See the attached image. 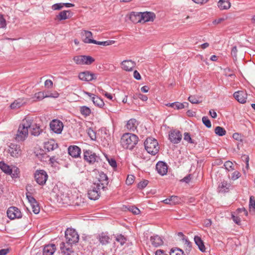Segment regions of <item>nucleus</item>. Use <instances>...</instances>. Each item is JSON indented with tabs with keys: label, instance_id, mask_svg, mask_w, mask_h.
Listing matches in <instances>:
<instances>
[{
	"label": "nucleus",
	"instance_id": "30",
	"mask_svg": "<svg viewBox=\"0 0 255 255\" xmlns=\"http://www.w3.org/2000/svg\"><path fill=\"white\" fill-rule=\"evenodd\" d=\"M194 239V242L196 245L198 246L199 250L202 252H205L206 251V248L201 237L198 236H195Z\"/></svg>",
	"mask_w": 255,
	"mask_h": 255
},
{
	"label": "nucleus",
	"instance_id": "5",
	"mask_svg": "<svg viewBox=\"0 0 255 255\" xmlns=\"http://www.w3.org/2000/svg\"><path fill=\"white\" fill-rule=\"evenodd\" d=\"M101 189L98 184L94 183L88 192L89 199L93 200L98 199L100 196Z\"/></svg>",
	"mask_w": 255,
	"mask_h": 255
},
{
	"label": "nucleus",
	"instance_id": "13",
	"mask_svg": "<svg viewBox=\"0 0 255 255\" xmlns=\"http://www.w3.org/2000/svg\"><path fill=\"white\" fill-rule=\"evenodd\" d=\"M98 74L90 71H85L79 73L78 77L82 81H91L97 79Z\"/></svg>",
	"mask_w": 255,
	"mask_h": 255
},
{
	"label": "nucleus",
	"instance_id": "42",
	"mask_svg": "<svg viewBox=\"0 0 255 255\" xmlns=\"http://www.w3.org/2000/svg\"><path fill=\"white\" fill-rule=\"evenodd\" d=\"M44 98H46L45 95L44 94V92H39L35 93L33 97L34 99H35L34 101H40L43 99Z\"/></svg>",
	"mask_w": 255,
	"mask_h": 255
},
{
	"label": "nucleus",
	"instance_id": "45",
	"mask_svg": "<svg viewBox=\"0 0 255 255\" xmlns=\"http://www.w3.org/2000/svg\"><path fill=\"white\" fill-rule=\"evenodd\" d=\"M30 205L31 206L32 211L34 214H37L39 213L40 207L37 201L35 202V204H32Z\"/></svg>",
	"mask_w": 255,
	"mask_h": 255
},
{
	"label": "nucleus",
	"instance_id": "9",
	"mask_svg": "<svg viewBox=\"0 0 255 255\" xmlns=\"http://www.w3.org/2000/svg\"><path fill=\"white\" fill-rule=\"evenodd\" d=\"M34 177L38 184L43 185L46 183L48 178V175L43 170H37L35 173Z\"/></svg>",
	"mask_w": 255,
	"mask_h": 255
},
{
	"label": "nucleus",
	"instance_id": "44",
	"mask_svg": "<svg viewBox=\"0 0 255 255\" xmlns=\"http://www.w3.org/2000/svg\"><path fill=\"white\" fill-rule=\"evenodd\" d=\"M224 166H225V169L229 171L234 170L233 163L230 161H226L224 164Z\"/></svg>",
	"mask_w": 255,
	"mask_h": 255
},
{
	"label": "nucleus",
	"instance_id": "15",
	"mask_svg": "<svg viewBox=\"0 0 255 255\" xmlns=\"http://www.w3.org/2000/svg\"><path fill=\"white\" fill-rule=\"evenodd\" d=\"M247 93L245 91H239L234 94V98L240 103L244 104L247 99Z\"/></svg>",
	"mask_w": 255,
	"mask_h": 255
},
{
	"label": "nucleus",
	"instance_id": "1",
	"mask_svg": "<svg viewBox=\"0 0 255 255\" xmlns=\"http://www.w3.org/2000/svg\"><path fill=\"white\" fill-rule=\"evenodd\" d=\"M31 125V120L29 118L24 119L20 124L15 139L17 141H22L27 137L28 128Z\"/></svg>",
	"mask_w": 255,
	"mask_h": 255
},
{
	"label": "nucleus",
	"instance_id": "41",
	"mask_svg": "<svg viewBox=\"0 0 255 255\" xmlns=\"http://www.w3.org/2000/svg\"><path fill=\"white\" fill-rule=\"evenodd\" d=\"M80 112L82 115L85 116H88L90 115L91 111L89 108L83 106L80 108Z\"/></svg>",
	"mask_w": 255,
	"mask_h": 255
},
{
	"label": "nucleus",
	"instance_id": "21",
	"mask_svg": "<svg viewBox=\"0 0 255 255\" xmlns=\"http://www.w3.org/2000/svg\"><path fill=\"white\" fill-rule=\"evenodd\" d=\"M86 94L88 95L92 99L95 105L99 108H102L104 106V103L102 99L98 96H96L94 94L86 92Z\"/></svg>",
	"mask_w": 255,
	"mask_h": 255
},
{
	"label": "nucleus",
	"instance_id": "27",
	"mask_svg": "<svg viewBox=\"0 0 255 255\" xmlns=\"http://www.w3.org/2000/svg\"><path fill=\"white\" fill-rule=\"evenodd\" d=\"M44 147L47 151H50L57 148L58 144L54 139H50L44 143Z\"/></svg>",
	"mask_w": 255,
	"mask_h": 255
},
{
	"label": "nucleus",
	"instance_id": "59",
	"mask_svg": "<svg viewBox=\"0 0 255 255\" xmlns=\"http://www.w3.org/2000/svg\"><path fill=\"white\" fill-rule=\"evenodd\" d=\"M99 89L100 90V91H101V93L103 95H104L108 99L111 100H113V96L110 94V93H108V92H106L105 91L103 90V89H100L99 88Z\"/></svg>",
	"mask_w": 255,
	"mask_h": 255
},
{
	"label": "nucleus",
	"instance_id": "49",
	"mask_svg": "<svg viewBox=\"0 0 255 255\" xmlns=\"http://www.w3.org/2000/svg\"><path fill=\"white\" fill-rule=\"evenodd\" d=\"M202 120L203 123L207 128H210L211 127V126H212L211 123L207 117H206V116L203 117L202 118Z\"/></svg>",
	"mask_w": 255,
	"mask_h": 255
},
{
	"label": "nucleus",
	"instance_id": "2",
	"mask_svg": "<svg viewBox=\"0 0 255 255\" xmlns=\"http://www.w3.org/2000/svg\"><path fill=\"white\" fill-rule=\"evenodd\" d=\"M138 137L131 133H124L121 139V143L123 147L126 149H132L137 143Z\"/></svg>",
	"mask_w": 255,
	"mask_h": 255
},
{
	"label": "nucleus",
	"instance_id": "63",
	"mask_svg": "<svg viewBox=\"0 0 255 255\" xmlns=\"http://www.w3.org/2000/svg\"><path fill=\"white\" fill-rule=\"evenodd\" d=\"M237 52H238V50H237V46H234L232 48V51H231V55L234 57V58L236 59L237 58Z\"/></svg>",
	"mask_w": 255,
	"mask_h": 255
},
{
	"label": "nucleus",
	"instance_id": "35",
	"mask_svg": "<svg viewBox=\"0 0 255 255\" xmlns=\"http://www.w3.org/2000/svg\"><path fill=\"white\" fill-rule=\"evenodd\" d=\"M249 211L252 214L255 213V199L253 196H251L250 198Z\"/></svg>",
	"mask_w": 255,
	"mask_h": 255
},
{
	"label": "nucleus",
	"instance_id": "57",
	"mask_svg": "<svg viewBox=\"0 0 255 255\" xmlns=\"http://www.w3.org/2000/svg\"><path fill=\"white\" fill-rule=\"evenodd\" d=\"M249 159H250V158L248 155H244L242 156V160L243 161H245V162L246 163V168H247V169H248L249 167Z\"/></svg>",
	"mask_w": 255,
	"mask_h": 255
},
{
	"label": "nucleus",
	"instance_id": "6",
	"mask_svg": "<svg viewBox=\"0 0 255 255\" xmlns=\"http://www.w3.org/2000/svg\"><path fill=\"white\" fill-rule=\"evenodd\" d=\"M73 59L77 65H90L95 61L91 56L86 55L75 56Z\"/></svg>",
	"mask_w": 255,
	"mask_h": 255
},
{
	"label": "nucleus",
	"instance_id": "60",
	"mask_svg": "<svg viewBox=\"0 0 255 255\" xmlns=\"http://www.w3.org/2000/svg\"><path fill=\"white\" fill-rule=\"evenodd\" d=\"M134 178L133 175H128L126 179V184L131 185L134 181Z\"/></svg>",
	"mask_w": 255,
	"mask_h": 255
},
{
	"label": "nucleus",
	"instance_id": "23",
	"mask_svg": "<svg viewBox=\"0 0 255 255\" xmlns=\"http://www.w3.org/2000/svg\"><path fill=\"white\" fill-rule=\"evenodd\" d=\"M162 202L166 204L173 205L180 204L181 202V198L178 196H171L170 198H166Z\"/></svg>",
	"mask_w": 255,
	"mask_h": 255
},
{
	"label": "nucleus",
	"instance_id": "7",
	"mask_svg": "<svg viewBox=\"0 0 255 255\" xmlns=\"http://www.w3.org/2000/svg\"><path fill=\"white\" fill-rule=\"evenodd\" d=\"M84 159L90 164H94L98 162L100 160V157L95 152L90 150H84Z\"/></svg>",
	"mask_w": 255,
	"mask_h": 255
},
{
	"label": "nucleus",
	"instance_id": "10",
	"mask_svg": "<svg viewBox=\"0 0 255 255\" xmlns=\"http://www.w3.org/2000/svg\"><path fill=\"white\" fill-rule=\"evenodd\" d=\"M7 217L10 220L19 219L22 217V214L20 210L16 207H10L7 211Z\"/></svg>",
	"mask_w": 255,
	"mask_h": 255
},
{
	"label": "nucleus",
	"instance_id": "12",
	"mask_svg": "<svg viewBox=\"0 0 255 255\" xmlns=\"http://www.w3.org/2000/svg\"><path fill=\"white\" fill-rule=\"evenodd\" d=\"M50 128L53 132L59 134L63 130V124L60 120L54 119L50 122Z\"/></svg>",
	"mask_w": 255,
	"mask_h": 255
},
{
	"label": "nucleus",
	"instance_id": "52",
	"mask_svg": "<svg viewBox=\"0 0 255 255\" xmlns=\"http://www.w3.org/2000/svg\"><path fill=\"white\" fill-rule=\"evenodd\" d=\"M26 198L28 199L29 202L30 203V205L32 204H35V202H36V200L33 197L31 196V193L30 192L26 193Z\"/></svg>",
	"mask_w": 255,
	"mask_h": 255
},
{
	"label": "nucleus",
	"instance_id": "46",
	"mask_svg": "<svg viewBox=\"0 0 255 255\" xmlns=\"http://www.w3.org/2000/svg\"><path fill=\"white\" fill-rule=\"evenodd\" d=\"M170 255H185L184 252L179 249H175L171 251Z\"/></svg>",
	"mask_w": 255,
	"mask_h": 255
},
{
	"label": "nucleus",
	"instance_id": "47",
	"mask_svg": "<svg viewBox=\"0 0 255 255\" xmlns=\"http://www.w3.org/2000/svg\"><path fill=\"white\" fill-rule=\"evenodd\" d=\"M11 169H12V173L10 175L12 177V178H17L18 177V175L19 173V169L15 166H13Z\"/></svg>",
	"mask_w": 255,
	"mask_h": 255
},
{
	"label": "nucleus",
	"instance_id": "64",
	"mask_svg": "<svg viewBox=\"0 0 255 255\" xmlns=\"http://www.w3.org/2000/svg\"><path fill=\"white\" fill-rule=\"evenodd\" d=\"M108 162L109 164L113 167H117V162L116 161L113 159H108Z\"/></svg>",
	"mask_w": 255,
	"mask_h": 255
},
{
	"label": "nucleus",
	"instance_id": "62",
	"mask_svg": "<svg viewBox=\"0 0 255 255\" xmlns=\"http://www.w3.org/2000/svg\"><path fill=\"white\" fill-rule=\"evenodd\" d=\"M53 82L49 79L46 80L44 82L45 86L48 88H51L53 87Z\"/></svg>",
	"mask_w": 255,
	"mask_h": 255
},
{
	"label": "nucleus",
	"instance_id": "34",
	"mask_svg": "<svg viewBox=\"0 0 255 255\" xmlns=\"http://www.w3.org/2000/svg\"><path fill=\"white\" fill-rule=\"evenodd\" d=\"M0 168L3 172L9 175L12 173L11 168L3 161L0 162Z\"/></svg>",
	"mask_w": 255,
	"mask_h": 255
},
{
	"label": "nucleus",
	"instance_id": "40",
	"mask_svg": "<svg viewBox=\"0 0 255 255\" xmlns=\"http://www.w3.org/2000/svg\"><path fill=\"white\" fill-rule=\"evenodd\" d=\"M183 241L184 242V245L185 246V251L187 252H190L192 248V244L191 243L185 238L183 239Z\"/></svg>",
	"mask_w": 255,
	"mask_h": 255
},
{
	"label": "nucleus",
	"instance_id": "39",
	"mask_svg": "<svg viewBox=\"0 0 255 255\" xmlns=\"http://www.w3.org/2000/svg\"><path fill=\"white\" fill-rule=\"evenodd\" d=\"M214 131L215 133L220 136L225 135L227 132L225 128L220 126L216 127Z\"/></svg>",
	"mask_w": 255,
	"mask_h": 255
},
{
	"label": "nucleus",
	"instance_id": "36",
	"mask_svg": "<svg viewBox=\"0 0 255 255\" xmlns=\"http://www.w3.org/2000/svg\"><path fill=\"white\" fill-rule=\"evenodd\" d=\"M230 186L231 184L230 183L224 181L219 185L218 188L221 192H226L229 189Z\"/></svg>",
	"mask_w": 255,
	"mask_h": 255
},
{
	"label": "nucleus",
	"instance_id": "38",
	"mask_svg": "<svg viewBox=\"0 0 255 255\" xmlns=\"http://www.w3.org/2000/svg\"><path fill=\"white\" fill-rule=\"evenodd\" d=\"M91 42H93V44L103 45V46H108L115 43V41L114 40H107L105 41H98L97 40L95 41H91Z\"/></svg>",
	"mask_w": 255,
	"mask_h": 255
},
{
	"label": "nucleus",
	"instance_id": "3",
	"mask_svg": "<svg viewBox=\"0 0 255 255\" xmlns=\"http://www.w3.org/2000/svg\"><path fill=\"white\" fill-rule=\"evenodd\" d=\"M144 144L145 149L149 154L155 155L158 153L159 147L156 139L148 137L145 140Z\"/></svg>",
	"mask_w": 255,
	"mask_h": 255
},
{
	"label": "nucleus",
	"instance_id": "54",
	"mask_svg": "<svg viewBox=\"0 0 255 255\" xmlns=\"http://www.w3.org/2000/svg\"><path fill=\"white\" fill-rule=\"evenodd\" d=\"M129 211L135 215H138L140 213V210L135 206H130L128 208Z\"/></svg>",
	"mask_w": 255,
	"mask_h": 255
},
{
	"label": "nucleus",
	"instance_id": "8",
	"mask_svg": "<svg viewBox=\"0 0 255 255\" xmlns=\"http://www.w3.org/2000/svg\"><path fill=\"white\" fill-rule=\"evenodd\" d=\"M8 152L10 156L14 158H18L22 155V150L20 145L10 143L8 145Z\"/></svg>",
	"mask_w": 255,
	"mask_h": 255
},
{
	"label": "nucleus",
	"instance_id": "51",
	"mask_svg": "<svg viewBox=\"0 0 255 255\" xmlns=\"http://www.w3.org/2000/svg\"><path fill=\"white\" fill-rule=\"evenodd\" d=\"M6 26V22L3 15L0 14V27L2 28H5Z\"/></svg>",
	"mask_w": 255,
	"mask_h": 255
},
{
	"label": "nucleus",
	"instance_id": "18",
	"mask_svg": "<svg viewBox=\"0 0 255 255\" xmlns=\"http://www.w3.org/2000/svg\"><path fill=\"white\" fill-rule=\"evenodd\" d=\"M27 102L24 98H18L11 104L9 107L11 109L16 110L23 106Z\"/></svg>",
	"mask_w": 255,
	"mask_h": 255
},
{
	"label": "nucleus",
	"instance_id": "50",
	"mask_svg": "<svg viewBox=\"0 0 255 255\" xmlns=\"http://www.w3.org/2000/svg\"><path fill=\"white\" fill-rule=\"evenodd\" d=\"M188 100L192 104H199L201 102L199 101L198 98L195 96H189Z\"/></svg>",
	"mask_w": 255,
	"mask_h": 255
},
{
	"label": "nucleus",
	"instance_id": "28",
	"mask_svg": "<svg viewBox=\"0 0 255 255\" xmlns=\"http://www.w3.org/2000/svg\"><path fill=\"white\" fill-rule=\"evenodd\" d=\"M150 241L152 245L154 247H159L163 244L162 239L158 235L150 237Z\"/></svg>",
	"mask_w": 255,
	"mask_h": 255
},
{
	"label": "nucleus",
	"instance_id": "26",
	"mask_svg": "<svg viewBox=\"0 0 255 255\" xmlns=\"http://www.w3.org/2000/svg\"><path fill=\"white\" fill-rule=\"evenodd\" d=\"M56 251V246L54 244L45 245L43 249V255H52Z\"/></svg>",
	"mask_w": 255,
	"mask_h": 255
},
{
	"label": "nucleus",
	"instance_id": "16",
	"mask_svg": "<svg viewBox=\"0 0 255 255\" xmlns=\"http://www.w3.org/2000/svg\"><path fill=\"white\" fill-rule=\"evenodd\" d=\"M81 34L83 41L85 43H93L91 41H95L92 39L93 34L90 31L83 30L81 31Z\"/></svg>",
	"mask_w": 255,
	"mask_h": 255
},
{
	"label": "nucleus",
	"instance_id": "37",
	"mask_svg": "<svg viewBox=\"0 0 255 255\" xmlns=\"http://www.w3.org/2000/svg\"><path fill=\"white\" fill-rule=\"evenodd\" d=\"M70 10H63L61 11L57 17L60 20H65L69 18V15H67V13L70 14Z\"/></svg>",
	"mask_w": 255,
	"mask_h": 255
},
{
	"label": "nucleus",
	"instance_id": "56",
	"mask_svg": "<svg viewBox=\"0 0 255 255\" xmlns=\"http://www.w3.org/2000/svg\"><path fill=\"white\" fill-rule=\"evenodd\" d=\"M64 6V4L62 3H57L53 4L52 6V8L53 10H59L61 9Z\"/></svg>",
	"mask_w": 255,
	"mask_h": 255
},
{
	"label": "nucleus",
	"instance_id": "22",
	"mask_svg": "<svg viewBox=\"0 0 255 255\" xmlns=\"http://www.w3.org/2000/svg\"><path fill=\"white\" fill-rule=\"evenodd\" d=\"M122 68L127 71H131L135 66V63L130 60H124L122 63Z\"/></svg>",
	"mask_w": 255,
	"mask_h": 255
},
{
	"label": "nucleus",
	"instance_id": "24",
	"mask_svg": "<svg viewBox=\"0 0 255 255\" xmlns=\"http://www.w3.org/2000/svg\"><path fill=\"white\" fill-rule=\"evenodd\" d=\"M68 153L73 157H78L81 153V149L76 145H71L68 147Z\"/></svg>",
	"mask_w": 255,
	"mask_h": 255
},
{
	"label": "nucleus",
	"instance_id": "20",
	"mask_svg": "<svg viewBox=\"0 0 255 255\" xmlns=\"http://www.w3.org/2000/svg\"><path fill=\"white\" fill-rule=\"evenodd\" d=\"M71 245L72 244L66 245L64 242L60 244V248L63 255H71V254L73 252Z\"/></svg>",
	"mask_w": 255,
	"mask_h": 255
},
{
	"label": "nucleus",
	"instance_id": "14",
	"mask_svg": "<svg viewBox=\"0 0 255 255\" xmlns=\"http://www.w3.org/2000/svg\"><path fill=\"white\" fill-rule=\"evenodd\" d=\"M182 138V134L178 130L171 131L169 134V139L173 143H178Z\"/></svg>",
	"mask_w": 255,
	"mask_h": 255
},
{
	"label": "nucleus",
	"instance_id": "55",
	"mask_svg": "<svg viewBox=\"0 0 255 255\" xmlns=\"http://www.w3.org/2000/svg\"><path fill=\"white\" fill-rule=\"evenodd\" d=\"M148 182V181L146 180L139 182L137 184L138 188L142 189L145 188L147 186Z\"/></svg>",
	"mask_w": 255,
	"mask_h": 255
},
{
	"label": "nucleus",
	"instance_id": "19",
	"mask_svg": "<svg viewBox=\"0 0 255 255\" xmlns=\"http://www.w3.org/2000/svg\"><path fill=\"white\" fill-rule=\"evenodd\" d=\"M156 169L157 172L161 175H165L167 172V165L163 161H159L157 163Z\"/></svg>",
	"mask_w": 255,
	"mask_h": 255
},
{
	"label": "nucleus",
	"instance_id": "58",
	"mask_svg": "<svg viewBox=\"0 0 255 255\" xmlns=\"http://www.w3.org/2000/svg\"><path fill=\"white\" fill-rule=\"evenodd\" d=\"M184 139L187 141L189 143H193V141L191 137L190 134L188 132L184 133Z\"/></svg>",
	"mask_w": 255,
	"mask_h": 255
},
{
	"label": "nucleus",
	"instance_id": "17",
	"mask_svg": "<svg viewBox=\"0 0 255 255\" xmlns=\"http://www.w3.org/2000/svg\"><path fill=\"white\" fill-rule=\"evenodd\" d=\"M141 23H145L148 21H153L155 18V15L152 12H141Z\"/></svg>",
	"mask_w": 255,
	"mask_h": 255
},
{
	"label": "nucleus",
	"instance_id": "33",
	"mask_svg": "<svg viewBox=\"0 0 255 255\" xmlns=\"http://www.w3.org/2000/svg\"><path fill=\"white\" fill-rule=\"evenodd\" d=\"M32 123V121L31 120ZM29 128L30 129L31 134L34 136H38L42 132V129H40V127L36 124L33 125L31 124L30 128Z\"/></svg>",
	"mask_w": 255,
	"mask_h": 255
},
{
	"label": "nucleus",
	"instance_id": "4",
	"mask_svg": "<svg viewBox=\"0 0 255 255\" xmlns=\"http://www.w3.org/2000/svg\"><path fill=\"white\" fill-rule=\"evenodd\" d=\"M67 244H74L79 241V236L75 230L68 229L65 233Z\"/></svg>",
	"mask_w": 255,
	"mask_h": 255
},
{
	"label": "nucleus",
	"instance_id": "53",
	"mask_svg": "<svg viewBox=\"0 0 255 255\" xmlns=\"http://www.w3.org/2000/svg\"><path fill=\"white\" fill-rule=\"evenodd\" d=\"M173 105V108L174 109L180 110L184 109V105L178 102H174Z\"/></svg>",
	"mask_w": 255,
	"mask_h": 255
},
{
	"label": "nucleus",
	"instance_id": "25",
	"mask_svg": "<svg viewBox=\"0 0 255 255\" xmlns=\"http://www.w3.org/2000/svg\"><path fill=\"white\" fill-rule=\"evenodd\" d=\"M141 12L132 11L129 15L130 20L134 23H141Z\"/></svg>",
	"mask_w": 255,
	"mask_h": 255
},
{
	"label": "nucleus",
	"instance_id": "61",
	"mask_svg": "<svg viewBox=\"0 0 255 255\" xmlns=\"http://www.w3.org/2000/svg\"><path fill=\"white\" fill-rule=\"evenodd\" d=\"M241 174L239 171H235L232 174V179L233 180H235L238 179L241 176Z\"/></svg>",
	"mask_w": 255,
	"mask_h": 255
},
{
	"label": "nucleus",
	"instance_id": "43",
	"mask_svg": "<svg viewBox=\"0 0 255 255\" xmlns=\"http://www.w3.org/2000/svg\"><path fill=\"white\" fill-rule=\"evenodd\" d=\"M116 240L118 242L120 243L122 246L124 245L127 241L126 238L121 234L117 236L116 237Z\"/></svg>",
	"mask_w": 255,
	"mask_h": 255
},
{
	"label": "nucleus",
	"instance_id": "11",
	"mask_svg": "<svg viewBox=\"0 0 255 255\" xmlns=\"http://www.w3.org/2000/svg\"><path fill=\"white\" fill-rule=\"evenodd\" d=\"M97 179V180L94 182L95 184H98L103 190L107 188L109 181L108 178L106 174L103 172H99Z\"/></svg>",
	"mask_w": 255,
	"mask_h": 255
},
{
	"label": "nucleus",
	"instance_id": "32",
	"mask_svg": "<svg viewBox=\"0 0 255 255\" xmlns=\"http://www.w3.org/2000/svg\"><path fill=\"white\" fill-rule=\"evenodd\" d=\"M218 6L220 10L228 9L231 7V3L229 0H219Z\"/></svg>",
	"mask_w": 255,
	"mask_h": 255
},
{
	"label": "nucleus",
	"instance_id": "48",
	"mask_svg": "<svg viewBox=\"0 0 255 255\" xmlns=\"http://www.w3.org/2000/svg\"><path fill=\"white\" fill-rule=\"evenodd\" d=\"M87 133L92 140H96V132L91 128H89L87 129Z\"/></svg>",
	"mask_w": 255,
	"mask_h": 255
},
{
	"label": "nucleus",
	"instance_id": "31",
	"mask_svg": "<svg viewBox=\"0 0 255 255\" xmlns=\"http://www.w3.org/2000/svg\"><path fill=\"white\" fill-rule=\"evenodd\" d=\"M138 125L137 121L134 119H130L127 123V128L130 131H134Z\"/></svg>",
	"mask_w": 255,
	"mask_h": 255
},
{
	"label": "nucleus",
	"instance_id": "29",
	"mask_svg": "<svg viewBox=\"0 0 255 255\" xmlns=\"http://www.w3.org/2000/svg\"><path fill=\"white\" fill-rule=\"evenodd\" d=\"M97 239L102 245H106L110 243V238L105 233L99 234Z\"/></svg>",
	"mask_w": 255,
	"mask_h": 255
}]
</instances>
